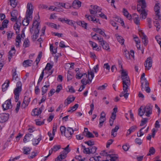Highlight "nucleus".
Here are the masks:
<instances>
[{"label":"nucleus","mask_w":161,"mask_h":161,"mask_svg":"<svg viewBox=\"0 0 161 161\" xmlns=\"http://www.w3.org/2000/svg\"><path fill=\"white\" fill-rule=\"evenodd\" d=\"M42 112V109L41 108H40L39 109L36 108L32 110L31 114L33 116L38 115L41 114Z\"/></svg>","instance_id":"20"},{"label":"nucleus","mask_w":161,"mask_h":161,"mask_svg":"<svg viewBox=\"0 0 161 161\" xmlns=\"http://www.w3.org/2000/svg\"><path fill=\"white\" fill-rule=\"evenodd\" d=\"M148 119L147 118H143L140 124V126H142L147 123Z\"/></svg>","instance_id":"60"},{"label":"nucleus","mask_w":161,"mask_h":161,"mask_svg":"<svg viewBox=\"0 0 161 161\" xmlns=\"http://www.w3.org/2000/svg\"><path fill=\"white\" fill-rule=\"evenodd\" d=\"M91 8H92L95 11L97 12V13H99L100 12H101L102 9L96 5L94 6L91 5Z\"/></svg>","instance_id":"35"},{"label":"nucleus","mask_w":161,"mask_h":161,"mask_svg":"<svg viewBox=\"0 0 161 161\" xmlns=\"http://www.w3.org/2000/svg\"><path fill=\"white\" fill-rule=\"evenodd\" d=\"M102 46L103 48L108 52L110 51V49L108 43L106 41L103 42V43H100Z\"/></svg>","instance_id":"21"},{"label":"nucleus","mask_w":161,"mask_h":161,"mask_svg":"<svg viewBox=\"0 0 161 161\" xmlns=\"http://www.w3.org/2000/svg\"><path fill=\"white\" fill-rule=\"evenodd\" d=\"M79 105L78 104H75L73 106L70 108V109L68 111V112H70L72 110H73L72 112L78 108Z\"/></svg>","instance_id":"49"},{"label":"nucleus","mask_w":161,"mask_h":161,"mask_svg":"<svg viewBox=\"0 0 161 161\" xmlns=\"http://www.w3.org/2000/svg\"><path fill=\"white\" fill-rule=\"evenodd\" d=\"M114 18H115L114 20L120 23L121 24V25L123 26V27L124 26V22L123 21V20H122L121 19V18H119L117 16L115 17Z\"/></svg>","instance_id":"39"},{"label":"nucleus","mask_w":161,"mask_h":161,"mask_svg":"<svg viewBox=\"0 0 161 161\" xmlns=\"http://www.w3.org/2000/svg\"><path fill=\"white\" fill-rule=\"evenodd\" d=\"M69 145H68L66 147L64 148V150L63 151V154H67L70 151V149L69 148Z\"/></svg>","instance_id":"46"},{"label":"nucleus","mask_w":161,"mask_h":161,"mask_svg":"<svg viewBox=\"0 0 161 161\" xmlns=\"http://www.w3.org/2000/svg\"><path fill=\"white\" fill-rule=\"evenodd\" d=\"M66 154H60L56 159L55 161L57 159L58 160H60L61 159H64L66 157Z\"/></svg>","instance_id":"47"},{"label":"nucleus","mask_w":161,"mask_h":161,"mask_svg":"<svg viewBox=\"0 0 161 161\" xmlns=\"http://www.w3.org/2000/svg\"><path fill=\"white\" fill-rule=\"evenodd\" d=\"M9 4L13 8L15 7L17 5V1L16 0H8Z\"/></svg>","instance_id":"36"},{"label":"nucleus","mask_w":161,"mask_h":161,"mask_svg":"<svg viewBox=\"0 0 161 161\" xmlns=\"http://www.w3.org/2000/svg\"><path fill=\"white\" fill-rule=\"evenodd\" d=\"M99 127L100 128L103 125V123L106 121V114L104 112L102 111L101 114V115L99 118Z\"/></svg>","instance_id":"10"},{"label":"nucleus","mask_w":161,"mask_h":161,"mask_svg":"<svg viewBox=\"0 0 161 161\" xmlns=\"http://www.w3.org/2000/svg\"><path fill=\"white\" fill-rule=\"evenodd\" d=\"M46 85L42 88V95H43L46 93L47 91V88L49 87V83L48 81L45 82Z\"/></svg>","instance_id":"17"},{"label":"nucleus","mask_w":161,"mask_h":161,"mask_svg":"<svg viewBox=\"0 0 161 161\" xmlns=\"http://www.w3.org/2000/svg\"><path fill=\"white\" fill-rule=\"evenodd\" d=\"M123 13L124 15L126 17L129 19H130L132 18L131 14H130L127 10L125 8L123 9Z\"/></svg>","instance_id":"26"},{"label":"nucleus","mask_w":161,"mask_h":161,"mask_svg":"<svg viewBox=\"0 0 161 161\" xmlns=\"http://www.w3.org/2000/svg\"><path fill=\"white\" fill-rule=\"evenodd\" d=\"M31 149H30L28 147L23 148V153L24 154H28L30 153Z\"/></svg>","instance_id":"50"},{"label":"nucleus","mask_w":161,"mask_h":161,"mask_svg":"<svg viewBox=\"0 0 161 161\" xmlns=\"http://www.w3.org/2000/svg\"><path fill=\"white\" fill-rule=\"evenodd\" d=\"M8 115L7 114L2 113L0 114V123H3L6 121L8 119Z\"/></svg>","instance_id":"13"},{"label":"nucleus","mask_w":161,"mask_h":161,"mask_svg":"<svg viewBox=\"0 0 161 161\" xmlns=\"http://www.w3.org/2000/svg\"><path fill=\"white\" fill-rule=\"evenodd\" d=\"M21 82L20 81L18 82L17 83L16 87L14 90V97L16 102H17L19 100V93L21 91Z\"/></svg>","instance_id":"3"},{"label":"nucleus","mask_w":161,"mask_h":161,"mask_svg":"<svg viewBox=\"0 0 161 161\" xmlns=\"http://www.w3.org/2000/svg\"><path fill=\"white\" fill-rule=\"evenodd\" d=\"M93 30L94 31L98 33L101 35H103V31L101 29L93 28Z\"/></svg>","instance_id":"53"},{"label":"nucleus","mask_w":161,"mask_h":161,"mask_svg":"<svg viewBox=\"0 0 161 161\" xmlns=\"http://www.w3.org/2000/svg\"><path fill=\"white\" fill-rule=\"evenodd\" d=\"M61 146L60 145H56L54 146L52 148H51L52 150L54 152H56L58 150L60 149Z\"/></svg>","instance_id":"44"},{"label":"nucleus","mask_w":161,"mask_h":161,"mask_svg":"<svg viewBox=\"0 0 161 161\" xmlns=\"http://www.w3.org/2000/svg\"><path fill=\"white\" fill-rule=\"evenodd\" d=\"M132 17H133L134 23L136 25H139L140 24V19L138 15L135 13L132 14Z\"/></svg>","instance_id":"19"},{"label":"nucleus","mask_w":161,"mask_h":161,"mask_svg":"<svg viewBox=\"0 0 161 161\" xmlns=\"http://www.w3.org/2000/svg\"><path fill=\"white\" fill-rule=\"evenodd\" d=\"M30 101V97L25 96L24 97L23 102L26 104H28Z\"/></svg>","instance_id":"58"},{"label":"nucleus","mask_w":161,"mask_h":161,"mask_svg":"<svg viewBox=\"0 0 161 161\" xmlns=\"http://www.w3.org/2000/svg\"><path fill=\"white\" fill-rule=\"evenodd\" d=\"M66 23L69 24V25L73 26L74 27L75 29H76V27L75 25V22L74 21L68 19V20H67V21L66 22Z\"/></svg>","instance_id":"37"},{"label":"nucleus","mask_w":161,"mask_h":161,"mask_svg":"<svg viewBox=\"0 0 161 161\" xmlns=\"http://www.w3.org/2000/svg\"><path fill=\"white\" fill-rule=\"evenodd\" d=\"M85 136L88 138L94 137V136L89 131H88L86 133Z\"/></svg>","instance_id":"61"},{"label":"nucleus","mask_w":161,"mask_h":161,"mask_svg":"<svg viewBox=\"0 0 161 161\" xmlns=\"http://www.w3.org/2000/svg\"><path fill=\"white\" fill-rule=\"evenodd\" d=\"M107 156H109V157L110 158V161H118V157L114 156L113 154H109L107 155Z\"/></svg>","instance_id":"41"},{"label":"nucleus","mask_w":161,"mask_h":161,"mask_svg":"<svg viewBox=\"0 0 161 161\" xmlns=\"http://www.w3.org/2000/svg\"><path fill=\"white\" fill-rule=\"evenodd\" d=\"M152 106L149 104L147 105L145 107L142 106L138 109V114L140 116H142L146 113V115L149 117L152 113Z\"/></svg>","instance_id":"1"},{"label":"nucleus","mask_w":161,"mask_h":161,"mask_svg":"<svg viewBox=\"0 0 161 161\" xmlns=\"http://www.w3.org/2000/svg\"><path fill=\"white\" fill-rule=\"evenodd\" d=\"M86 78H83L81 81V83L83 85H86L87 84L90 83L88 80H86Z\"/></svg>","instance_id":"54"},{"label":"nucleus","mask_w":161,"mask_h":161,"mask_svg":"<svg viewBox=\"0 0 161 161\" xmlns=\"http://www.w3.org/2000/svg\"><path fill=\"white\" fill-rule=\"evenodd\" d=\"M85 143L87 144L89 146H92L94 144V142L93 141H91V140L88 141L87 142H85Z\"/></svg>","instance_id":"64"},{"label":"nucleus","mask_w":161,"mask_h":161,"mask_svg":"<svg viewBox=\"0 0 161 161\" xmlns=\"http://www.w3.org/2000/svg\"><path fill=\"white\" fill-rule=\"evenodd\" d=\"M88 79L90 83L91 82L93 78L94 77V73L92 71L88 72L87 76Z\"/></svg>","instance_id":"27"},{"label":"nucleus","mask_w":161,"mask_h":161,"mask_svg":"<svg viewBox=\"0 0 161 161\" xmlns=\"http://www.w3.org/2000/svg\"><path fill=\"white\" fill-rule=\"evenodd\" d=\"M89 43L92 46L93 49L94 50L98 51L99 50V48L97 47V44L92 41H89Z\"/></svg>","instance_id":"29"},{"label":"nucleus","mask_w":161,"mask_h":161,"mask_svg":"<svg viewBox=\"0 0 161 161\" xmlns=\"http://www.w3.org/2000/svg\"><path fill=\"white\" fill-rule=\"evenodd\" d=\"M60 130L61 135H63L64 133L65 134V132L66 130V128L64 126H61L60 127Z\"/></svg>","instance_id":"52"},{"label":"nucleus","mask_w":161,"mask_h":161,"mask_svg":"<svg viewBox=\"0 0 161 161\" xmlns=\"http://www.w3.org/2000/svg\"><path fill=\"white\" fill-rule=\"evenodd\" d=\"M10 13L11 16H14L17 17L18 15V11L15 9L13 10Z\"/></svg>","instance_id":"55"},{"label":"nucleus","mask_w":161,"mask_h":161,"mask_svg":"<svg viewBox=\"0 0 161 161\" xmlns=\"http://www.w3.org/2000/svg\"><path fill=\"white\" fill-rule=\"evenodd\" d=\"M154 26L156 27L157 31H158L160 28V25L158 21H155L154 22Z\"/></svg>","instance_id":"59"},{"label":"nucleus","mask_w":161,"mask_h":161,"mask_svg":"<svg viewBox=\"0 0 161 161\" xmlns=\"http://www.w3.org/2000/svg\"><path fill=\"white\" fill-rule=\"evenodd\" d=\"M155 152V150L153 147H151L149 148V153L147 154V155L148 156H150L151 154H153Z\"/></svg>","instance_id":"40"},{"label":"nucleus","mask_w":161,"mask_h":161,"mask_svg":"<svg viewBox=\"0 0 161 161\" xmlns=\"http://www.w3.org/2000/svg\"><path fill=\"white\" fill-rule=\"evenodd\" d=\"M135 142L139 145H141L142 143V140L139 138H136L135 140Z\"/></svg>","instance_id":"63"},{"label":"nucleus","mask_w":161,"mask_h":161,"mask_svg":"<svg viewBox=\"0 0 161 161\" xmlns=\"http://www.w3.org/2000/svg\"><path fill=\"white\" fill-rule=\"evenodd\" d=\"M153 61L151 57H149L147 58L145 63L144 66L146 70H149L152 66Z\"/></svg>","instance_id":"9"},{"label":"nucleus","mask_w":161,"mask_h":161,"mask_svg":"<svg viewBox=\"0 0 161 161\" xmlns=\"http://www.w3.org/2000/svg\"><path fill=\"white\" fill-rule=\"evenodd\" d=\"M122 80L123 86H124V90H126L127 87L130 85V80L128 76H125L124 78H121Z\"/></svg>","instance_id":"8"},{"label":"nucleus","mask_w":161,"mask_h":161,"mask_svg":"<svg viewBox=\"0 0 161 161\" xmlns=\"http://www.w3.org/2000/svg\"><path fill=\"white\" fill-rule=\"evenodd\" d=\"M15 53L14 51H10L8 53V59L9 61H10L11 59V58L12 56L15 54Z\"/></svg>","instance_id":"57"},{"label":"nucleus","mask_w":161,"mask_h":161,"mask_svg":"<svg viewBox=\"0 0 161 161\" xmlns=\"http://www.w3.org/2000/svg\"><path fill=\"white\" fill-rule=\"evenodd\" d=\"M116 38L119 42L121 43L122 45L124 44V40L123 38L121 36L118 35L117 34L115 35Z\"/></svg>","instance_id":"31"},{"label":"nucleus","mask_w":161,"mask_h":161,"mask_svg":"<svg viewBox=\"0 0 161 161\" xmlns=\"http://www.w3.org/2000/svg\"><path fill=\"white\" fill-rule=\"evenodd\" d=\"M39 23L37 20L35 19L33 22L32 28L30 29V31L31 33H33V30L34 31V34L32 36V40L33 41H35L38 36L39 31Z\"/></svg>","instance_id":"2"},{"label":"nucleus","mask_w":161,"mask_h":161,"mask_svg":"<svg viewBox=\"0 0 161 161\" xmlns=\"http://www.w3.org/2000/svg\"><path fill=\"white\" fill-rule=\"evenodd\" d=\"M120 71L121 72V78H124L125 76H128L126 71L123 70H120Z\"/></svg>","instance_id":"48"},{"label":"nucleus","mask_w":161,"mask_h":161,"mask_svg":"<svg viewBox=\"0 0 161 161\" xmlns=\"http://www.w3.org/2000/svg\"><path fill=\"white\" fill-rule=\"evenodd\" d=\"M42 139V136L41 135H40V136L37 139H33L32 140V144L34 146H36L39 143L40 141Z\"/></svg>","instance_id":"32"},{"label":"nucleus","mask_w":161,"mask_h":161,"mask_svg":"<svg viewBox=\"0 0 161 161\" xmlns=\"http://www.w3.org/2000/svg\"><path fill=\"white\" fill-rule=\"evenodd\" d=\"M8 23V20H4L2 23V26H0V30L2 31L4 30V28H7Z\"/></svg>","instance_id":"23"},{"label":"nucleus","mask_w":161,"mask_h":161,"mask_svg":"<svg viewBox=\"0 0 161 161\" xmlns=\"http://www.w3.org/2000/svg\"><path fill=\"white\" fill-rule=\"evenodd\" d=\"M81 6V2L79 0H74L72 3V6L75 8H79Z\"/></svg>","instance_id":"15"},{"label":"nucleus","mask_w":161,"mask_h":161,"mask_svg":"<svg viewBox=\"0 0 161 161\" xmlns=\"http://www.w3.org/2000/svg\"><path fill=\"white\" fill-rule=\"evenodd\" d=\"M33 137V135L31 134H27L25 135L23 139V141L25 143L27 142L30 141Z\"/></svg>","instance_id":"18"},{"label":"nucleus","mask_w":161,"mask_h":161,"mask_svg":"<svg viewBox=\"0 0 161 161\" xmlns=\"http://www.w3.org/2000/svg\"><path fill=\"white\" fill-rule=\"evenodd\" d=\"M75 99V97H68L67 99H66L64 102V104L66 105H68L70 103L74 101Z\"/></svg>","instance_id":"28"},{"label":"nucleus","mask_w":161,"mask_h":161,"mask_svg":"<svg viewBox=\"0 0 161 161\" xmlns=\"http://www.w3.org/2000/svg\"><path fill=\"white\" fill-rule=\"evenodd\" d=\"M11 102L10 100H8L6 101L4 104L2 105V107L4 110L10 108H11Z\"/></svg>","instance_id":"12"},{"label":"nucleus","mask_w":161,"mask_h":161,"mask_svg":"<svg viewBox=\"0 0 161 161\" xmlns=\"http://www.w3.org/2000/svg\"><path fill=\"white\" fill-rule=\"evenodd\" d=\"M27 10L26 13V14L28 15V17L31 18L32 16L33 9L32 5L31 3H28L27 5Z\"/></svg>","instance_id":"11"},{"label":"nucleus","mask_w":161,"mask_h":161,"mask_svg":"<svg viewBox=\"0 0 161 161\" xmlns=\"http://www.w3.org/2000/svg\"><path fill=\"white\" fill-rule=\"evenodd\" d=\"M74 132V130L72 128L67 127H66L64 136L69 140L72 137Z\"/></svg>","instance_id":"7"},{"label":"nucleus","mask_w":161,"mask_h":161,"mask_svg":"<svg viewBox=\"0 0 161 161\" xmlns=\"http://www.w3.org/2000/svg\"><path fill=\"white\" fill-rule=\"evenodd\" d=\"M77 24L80 26H82V27L84 28L85 29H86L87 25V24L85 23L83 21H79L76 22Z\"/></svg>","instance_id":"33"},{"label":"nucleus","mask_w":161,"mask_h":161,"mask_svg":"<svg viewBox=\"0 0 161 161\" xmlns=\"http://www.w3.org/2000/svg\"><path fill=\"white\" fill-rule=\"evenodd\" d=\"M85 17L89 21H92L94 23L98 22L99 24H100V22L99 21V19L95 18V16L92 17L91 15H88L86 14L85 15Z\"/></svg>","instance_id":"14"},{"label":"nucleus","mask_w":161,"mask_h":161,"mask_svg":"<svg viewBox=\"0 0 161 161\" xmlns=\"http://www.w3.org/2000/svg\"><path fill=\"white\" fill-rule=\"evenodd\" d=\"M32 62L33 61L30 60L28 59L25 60L23 63V65L24 67H27L28 66H31Z\"/></svg>","instance_id":"25"},{"label":"nucleus","mask_w":161,"mask_h":161,"mask_svg":"<svg viewBox=\"0 0 161 161\" xmlns=\"http://www.w3.org/2000/svg\"><path fill=\"white\" fill-rule=\"evenodd\" d=\"M138 4L137 6H142V8H146V4L145 0H137Z\"/></svg>","instance_id":"22"},{"label":"nucleus","mask_w":161,"mask_h":161,"mask_svg":"<svg viewBox=\"0 0 161 161\" xmlns=\"http://www.w3.org/2000/svg\"><path fill=\"white\" fill-rule=\"evenodd\" d=\"M145 8H142V6H139L137 7V11L140 14V17L142 19H145L147 15V13L145 9Z\"/></svg>","instance_id":"5"},{"label":"nucleus","mask_w":161,"mask_h":161,"mask_svg":"<svg viewBox=\"0 0 161 161\" xmlns=\"http://www.w3.org/2000/svg\"><path fill=\"white\" fill-rule=\"evenodd\" d=\"M53 65L50 64L49 63H47L45 67V69L43 70L45 71L46 70H49L52 68Z\"/></svg>","instance_id":"43"},{"label":"nucleus","mask_w":161,"mask_h":161,"mask_svg":"<svg viewBox=\"0 0 161 161\" xmlns=\"http://www.w3.org/2000/svg\"><path fill=\"white\" fill-rule=\"evenodd\" d=\"M20 101H19L16 105V106L15 109V111L16 113H18L19 111L20 107Z\"/></svg>","instance_id":"62"},{"label":"nucleus","mask_w":161,"mask_h":161,"mask_svg":"<svg viewBox=\"0 0 161 161\" xmlns=\"http://www.w3.org/2000/svg\"><path fill=\"white\" fill-rule=\"evenodd\" d=\"M21 25V23L19 22L18 24V21H17L16 23L14 24V29L16 31V33L17 34L19 32V30L20 26Z\"/></svg>","instance_id":"24"},{"label":"nucleus","mask_w":161,"mask_h":161,"mask_svg":"<svg viewBox=\"0 0 161 161\" xmlns=\"http://www.w3.org/2000/svg\"><path fill=\"white\" fill-rule=\"evenodd\" d=\"M159 5L160 3H157L155 4L154 6V10L156 14L155 19L156 20L161 19L159 11L160 8Z\"/></svg>","instance_id":"4"},{"label":"nucleus","mask_w":161,"mask_h":161,"mask_svg":"<svg viewBox=\"0 0 161 161\" xmlns=\"http://www.w3.org/2000/svg\"><path fill=\"white\" fill-rule=\"evenodd\" d=\"M79 75H80V71H78L77 72V73L76 75V79H81V77H82L83 75H85L86 73H84L82 74V75H81V76H79Z\"/></svg>","instance_id":"56"},{"label":"nucleus","mask_w":161,"mask_h":161,"mask_svg":"<svg viewBox=\"0 0 161 161\" xmlns=\"http://www.w3.org/2000/svg\"><path fill=\"white\" fill-rule=\"evenodd\" d=\"M29 46L30 41L27 38H26L25 39V41H24L23 43V46L25 48H26L29 47Z\"/></svg>","instance_id":"42"},{"label":"nucleus","mask_w":161,"mask_h":161,"mask_svg":"<svg viewBox=\"0 0 161 161\" xmlns=\"http://www.w3.org/2000/svg\"><path fill=\"white\" fill-rule=\"evenodd\" d=\"M107 86L108 84L107 83H105L103 85L99 86L97 89L99 90H104L106 89Z\"/></svg>","instance_id":"51"},{"label":"nucleus","mask_w":161,"mask_h":161,"mask_svg":"<svg viewBox=\"0 0 161 161\" xmlns=\"http://www.w3.org/2000/svg\"><path fill=\"white\" fill-rule=\"evenodd\" d=\"M25 36V34L24 33V30L23 29L21 32V34L20 35V34H18L16 37L15 40V46L17 47H19V43L21 42V38H24Z\"/></svg>","instance_id":"6"},{"label":"nucleus","mask_w":161,"mask_h":161,"mask_svg":"<svg viewBox=\"0 0 161 161\" xmlns=\"http://www.w3.org/2000/svg\"><path fill=\"white\" fill-rule=\"evenodd\" d=\"M142 41L144 45L146 46L148 43L147 38L146 35H144L142 38Z\"/></svg>","instance_id":"38"},{"label":"nucleus","mask_w":161,"mask_h":161,"mask_svg":"<svg viewBox=\"0 0 161 161\" xmlns=\"http://www.w3.org/2000/svg\"><path fill=\"white\" fill-rule=\"evenodd\" d=\"M12 80H16L17 78H18V76L16 73V68H13L12 70Z\"/></svg>","instance_id":"34"},{"label":"nucleus","mask_w":161,"mask_h":161,"mask_svg":"<svg viewBox=\"0 0 161 161\" xmlns=\"http://www.w3.org/2000/svg\"><path fill=\"white\" fill-rule=\"evenodd\" d=\"M97 149V147L95 146L90 147H89L90 154H93L95 153L96 150Z\"/></svg>","instance_id":"45"},{"label":"nucleus","mask_w":161,"mask_h":161,"mask_svg":"<svg viewBox=\"0 0 161 161\" xmlns=\"http://www.w3.org/2000/svg\"><path fill=\"white\" fill-rule=\"evenodd\" d=\"M6 82H7L6 84L5 83H4L2 86V90L3 92L5 91L9 86V85L10 83L9 80H6Z\"/></svg>","instance_id":"30"},{"label":"nucleus","mask_w":161,"mask_h":161,"mask_svg":"<svg viewBox=\"0 0 161 161\" xmlns=\"http://www.w3.org/2000/svg\"><path fill=\"white\" fill-rule=\"evenodd\" d=\"M25 19H24L22 21V24L24 26H27L29 23L30 20H31L32 19V16L31 18L28 17V15H25Z\"/></svg>","instance_id":"16"}]
</instances>
